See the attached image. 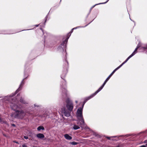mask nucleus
Here are the masks:
<instances>
[{"label":"nucleus","mask_w":147,"mask_h":147,"mask_svg":"<svg viewBox=\"0 0 147 147\" xmlns=\"http://www.w3.org/2000/svg\"><path fill=\"white\" fill-rule=\"evenodd\" d=\"M66 106L68 110L70 111L72 110L73 108V104L71 101H69L67 103Z\"/></svg>","instance_id":"5"},{"label":"nucleus","mask_w":147,"mask_h":147,"mask_svg":"<svg viewBox=\"0 0 147 147\" xmlns=\"http://www.w3.org/2000/svg\"><path fill=\"white\" fill-rule=\"evenodd\" d=\"M140 147H146V146L145 145H142V146H140Z\"/></svg>","instance_id":"19"},{"label":"nucleus","mask_w":147,"mask_h":147,"mask_svg":"<svg viewBox=\"0 0 147 147\" xmlns=\"http://www.w3.org/2000/svg\"><path fill=\"white\" fill-rule=\"evenodd\" d=\"M117 70V69L116 68L115 70H113V71L112 72V73L110 75L108 76V77L107 78L106 80L103 84L102 86L98 89V90H97L94 93L92 94L90 96L88 97L87 100H89L90 98L94 97V96H95L98 92H99L100 90H101L106 82L107 81L109 80L110 79V77L112 76L113 74Z\"/></svg>","instance_id":"3"},{"label":"nucleus","mask_w":147,"mask_h":147,"mask_svg":"<svg viewBox=\"0 0 147 147\" xmlns=\"http://www.w3.org/2000/svg\"><path fill=\"white\" fill-rule=\"evenodd\" d=\"M20 102H21V103H22L23 104L26 103V102L25 101L23 100V99L22 98L20 99Z\"/></svg>","instance_id":"13"},{"label":"nucleus","mask_w":147,"mask_h":147,"mask_svg":"<svg viewBox=\"0 0 147 147\" xmlns=\"http://www.w3.org/2000/svg\"><path fill=\"white\" fill-rule=\"evenodd\" d=\"M62 113L64 114V115L66 117H69L70 116L71 112L69 110L67 111L66 110L65 108L61 109Z\"/></svg>","instance_id":"4"},{"label":"nucleus","mask_w":147,"mask_h":147,"mask_svg":"<svg viewBox=\"0 0 147 147\" xmlns=\"http://www.w3.org/2000/svg\"><path fill=\"white\" fill-rule=\"evenodd\" d=\"M24 138L26 139H27L28 138V137L27 136H24Z\"/></svg>","instance_id":"18"},{"label":"nucleus","mask_w":147,"mask_h":147,"mask_svg":"<svg viewBox=\"0 0 147 147\" xmlns=\"http://www.w3.org/2000/svg\"><path fill=\"white\" fill-rule=\"evenodd\" d=\"M15 142L16 143H17V144H18V142Z\"/></svg>","instance_id":"24"},{"label":"nucleus","mask_w":147,"mask_h":147,"mask_svg":"<svg viewBox=\"0 0 147 147\" xmlns=\"http://www.w3.org/2000/svg\"><path fill=\"white\" fill-rule=\"evenodd\" d=\"M76 103H77V102H77V101H76Z\"/></svg>","instance_id":"26"},{"label":"nucleus","mask_w":147,"mask_h":147,"mask_svg":"<svg viewBox=\"0 0 147 147\" xmlns=\"http://www.w3.org/2000/svg\"><path fill=\"white\" fill-rule=\"evenodd\" d=\"M47 114H44L42 116V117H43L44 118H45L47 117Z\"/></svg>","instance_id":"14"},{"label":"nucleus","mask_w":147,"mask_h":147,"mask_svg":"<svg viewBox=\"0 0 147 147\" xmlns=\"http://www.w3.org/2000/svg\"><path fill=\"white\" fill-rule=\"evenodd\" d=\"M71 144L73 145H76L77 144V143L75 142H72Z\"/></svg>","instance_id":"15"},{"label":"nucleus","mask_w":147,"mask_h":147,"mask_svg":"<svg viewBox=\"0 0 147 147\" xmlns=\"http://www.w3.org/2000/svg\"><path fill=\"white\" fill-rule=\"evenodd\" d=\"M74 28H73L72 29V30H71V32H72L73 31V30L74 29Z\"/></svg>","instance_id":"22"},{"label":"nucleus","mask_w":147,"mask_h":147,"mask_svg":"<svg viewBox=\"0 0 147 147\" xmlns=\"http://www.w3.org/2000/svg\"><path fill=\"white\" fill-rule=\"evenodd\" d=\"M139 47H140V46L138 45V46H137V47L135 49L134 51L133 52V53H132V54L130 55L132 57L134 55H135L137 53V50H138V49Z\"/></svg>","instance_id":"7"},{"label":"nucleus","mask_w":147,"mask_h":147,"mask_svg":"<svg viewBox=\"0 0 147 147\" xmlns=\"http://www.w3.org/2000/svg\"><path fill=\"white\" fill-rule=\"evenodd\" d=\"M65 138L67 140H71L72 139L71 137L68 134H66L64 135Z\"/></svg>","instance_id":"9"},{"label":"nucleus","mask_w":147,"mask_h":147,"mask_svg":"<svg viewBox=\"0 0 147 147\" xmlns=\"http://www.w3.org/2000/svg\"><path fill=\"white\" fill-rule=\"evenodd\" d=\"M0 122H1V119L0 118Z\"/></svg>","instance_id":"23"},{"label":"nucleus","mask_w":147,"mask_h":147,"mask_svg":"<svg viewBox=\"0 0 147 147\" xmlns=\"http://www.w3.org/2000/svg\"><path fill=\"white\" fill-rule=\"evenodd\" d=\"M108 1V0H107V1H106V2H105V3H101V4H104V3H107ZM101 3H100L99 4H100Z\"/></svg>","instance_id":"20"},{"label":"nucleus","mask_w":147,"mask_h":147,"mask_svg":"<svg viewBox=\"0 0 147 147\" xmlns=\"http://www.w3.org/2000/svg\"><path fill=\"white\" fill-rule=\"evenodd\" d=\"M22 147H27V146L25 144L22 145Z\"/></svg>","instance_id":"17"},{"label":"nucleus","mask_w":147,"mask_h":147,"mask_svg":"<svg viewBox=\"0 0 147 147\" xmlns=\"http://www.w3.org/2000/svg\"><path fill=\"white\" fill-rule=\"evenodd\" d=\"M8 98V96H6V97H5V99H6V98Z\"/></svg>","instance_id":"25"},{"label":"nucleus","mask_w":147,"mask_h":147,"mask_svg":"<svg viewBox=\"0 0 147 147\" xmlns=\"http://www.w3.org/2000/svg\"><path fill=\"white\" fill-rule=\"evenodd\" d=\"M13 125V126H15V125Z\"/></svg>","instance_id":"29"},{"label":"nucleus","mask_w":147,"mask_h":147,"mask_svg":"<svg viewBox=\"0 0 147 147\" xmlns=\"http://www.w3.org/2000/svg\"><path fill=\"white\" fill-rule=\"evenodd\" d=\"M115 136H112L111 137H107L106 138L110 140V138H113V137H115Z\"/></svg>","instance_id":"16"},{"label":"nucleus","mask_w":147,"mask_h":147,"mask_svg":"<svg viewBox=\"0 0 147 147\" xmlns=\"http://www.w3.org/2000/svg\"><path fill=\"white\" fill-rule=\"evenodd\" d=\"M146 146H147V144H146Z\"/></svg>","instance_id":"28"},{"label":"nucleus","mask_w":147,"mask_h":147,"mask_svg":"<svg viewBox=\"0 0 147 147\" xmlns=\"http://www.w3.org/2000/svg\"><path fill=\"white\" fill-rule=\"evenodd\" d=\"M112 140H113V139H112Z\"/></svg>","instance_id":"27"},{"label":"nucleus","mask_w":147,"mask_h":147,"mask_svg":"<svg viewBox=\"0 0 147 147\" xmlns=\"http://www.w3.org/2000/svg\"><path fill=\"white\" fill-rule=\"evenodd\" d=\"M73 128L74 129H77L79 128H80V127L78 125H76L75 124L74 125L73 127Z\"/></svg>","instance_id":"11"},{"label":"nucleus","mask_w":147,"mask_h":147,"mask_svg":"<svg viewBox=\"0 0 147 147\" xmlns=\"http://www.w3.org/2000/svg\"><path fill=\"white\" fill-rule=\"evenodd\" d=\"M19 88L18 89V90L16 91V92L17 93V92H18L19 91Z\"/></svg>","instance_id":"21"},{"label":"nucleus","mask_w":147,"mask_h":147,"mask_svg":"<svg viewBox=\"0 0 147 147\" xmlns=\"http://www.w3.org/2000/svg\"><path fill=\"white\" fill-rule=\"evenodd\" d=\"M36 137L39 138H43L44 137V135L42 134L39 133L37 134Z\"/></svg>","instance_id":"10"},{"label":"nucleus","mask_w":147,"mask_h":147,"mask_svg":"<svg viewBox=\"0 0 147 147\" xmlns=\"http://www.w3.org/2000/svg\"><path fill=\"white\" fill-rule=\"evenodd\" d=\"M83 105L82 107H80L78 109L77 112V116L78 120V124H80V126L82 129L84 128H88L86 127L85 124L84 119L83 117L82 110L83 107Z\"/></svg>","instance_id":"1"},{"label":"nucleus","mask_w":147,"mask_h":147,"mask_svg":"<svg viewBox=\"0 0 147 147\" xmlns=\"http://www.w3.org/2000/svg\"><path fill=\"white\" fill-rule=\"evenodd\" d=\"M10 106L11 108L16 111L15 116L11 115V117H18L21 118L25 115V113L22 111H18L16 110L18 107L20 108V107H18V105H15V103L13 104V103H12L11 104Z\"/></svg>","instance_id":"2"},{"label":"nucleus","mask_w":147,"mask_h":147,"mask_svg":"<svg viewBox=\"0 0 147 147\" xmlns=\"http://www.w3.org/2000/svg\"><path fill=\"white\" fill-rule=\"evenodd\" d=\"M45 128L44 127L42 126H39L38 127L37 129L38 131H40L41 130H44Z\"/></svg>","instance_id":"12"},{"label":"nucleus","mask_w":147,"mask_h":147,"mask_svg":"<svg viewBox=\"0 0 147 147\" xmlns=\"http://www.w3.org/2000/svg\"><path fill=\"white\" fill-rule=\"evenodd\" d=\"M132 56L130 55L125 60V61L123 62L120 65H119V67L117 68V69L119 68L121 66H122L123 65L124 63H125L130 58H131Z\"/></svg>","instance_id":"6"},{"label":"nucleus","mask_w":147,"mask_h":147,"mask_svg":"<svg viewBox=\"0 0 147 147\" xmlns=\"http://www.w3.org/2000/svg\"><path fill=\"white\" fill-rule=\"evenodd\" d=\"M139 47H140V46L138 45V46H137V47L135 49L134 51L133 52V53H132V54L130 55L132 57L134 55H135L137 53V50H138V49Z\"/></svg>","instance_id":"8"}]
</instances>
